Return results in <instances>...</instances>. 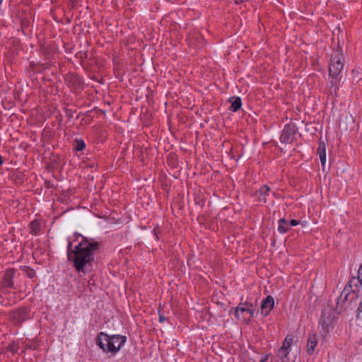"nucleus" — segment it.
Returning <instances> with one entry per match:
<instances>
[{
	"label": "nucleus",
	"mask_w": 362,
	"mask_h": 362,
	"mask_svg": "<svg viewBox=\"0 0 362 362\" xmlns=\"http://www.w3.org/2000/svg\"><path fill=\"white\" fill-rule=\"evenodd\" d=\"M354 81H356L357 82H359V81H360V80H361V78H356L354 77Z\"/></svg>",
	"instance_id": "393cba45"
},
{
	"label": "nucleus",
	"mask_w": 362,
	"mask_h": 362,
	"mask_svg": "<svg viewBox=\"0 0 362 362\" xmlns=\"http://www.w3.org/2000/svg\"><path fill=\"white\" fill-rule=\"evenodd\" d=\"M247 313L250 314V317H252L255 313V309L252 308V305L249 303H245L243 305L240 304L235 309V315L238 319H240L241 314Z\"/></svg>",
	"instance_id": "1a4fd4ad"
},
{
	"label": "nucleus",
	"mask_w": 362,
	"mask_h": 362,
	"mask_svg": "<svg viewBox=\"0 0 362 362\" xmlns=\"http://www.w3.org/2000/svg\"><path fill=\"white\" fill-rule=\"evenodd\" d=\"M274 305V300L271 296H267L261 303V314L263 316H267Z\"/></svg>",
	"instance_id": "6e6552de"
},
{
	"label": "nucleus",
	"mask_w": 362,
	"mask_h": 362,
	"mask_svg": "<svg viewBox=\"0 0 362 362\" xmlns=\"http://www.w3.org/2000/svg\"><path fill=\"white\" fill-rule=\"evenodd\" d=\"M158 313H159V321L160 322H163L165 321L166 320V317L163 315H162L160 311L158 312Z\"/></svg>",
	"instance_id": "4be33fe9"
},
{
	"label": "nucleus",
	"mask_w": 362,
	"mask_h": 362,
	"mask_svg": "<svg viewBox=\"0 0 362 362\" xmlns=\"http://www.w3.org/2000/svg\"><path fill=\"white\" fill-rule=\"evenodd\" d=\"M127 337L120 334L109 335L100 332L96 338V344L105 352L115 355L124 345Z\"/></svg>",
	"instance_id": "f03ea898"
},
{
	"label": "nucleus",
	"mask_w": 362,
	"mask_h": 362,
	"mask_svg": "<svg viewBox=\"0 0 362 362\" xmlns=\"http://www.w3.org/2000/svg\"><path fill=\"white\" fill-rule=\"evenodd\" d=\"M15 271L13 269H8L3 278L1 284L0 285V291L3 293L8 292L10 288H14L13 276Z\"/></svg>",
	"instance_id": "20e7f679"
},
{
	"label": "nucleus",
	"mask_w": 362,
	"mask_h": 362,
	"mask_svg": "<svg viewBox=\"0 0 362 362\" xmlns=\"http://www.w3.org/2000/svg\"><path fill=\"white\" fill-rule=\"evenodd\" d=\"M25 272L29 278L34 277L35 274V271L30 267H26L25 269Z\"/></svg>",
	"instance_id": "a211bd4d"
},
{
	"label": "nucleus",
	"mask_w": 362,
	"mask_h": 362,
	"mask_svg": "<svg viewBox=\"0 0 362 362\" xmlns=\"http://www.w3.org/2000/svg\"><path fill=\"white\" fill-rule=\"evenodd\" d=\"M3 163V158L2 157L0 156V165Z\"/></svg>",
	"instance_id": "b1692460"
},
{
	"label": "nucleus",
	"mask_w": 362,
	"mask_h": 362,
	"mask_svg": "<svg viewBox=\"0 0 362 362\" xmlns=\"http://www.w3.org/2000/svg\"><path fill=\"white\" fill-rule=\"evenodd\" d=\"M293 337L288 335L278 351V355L281 358V362H294L293 361H289L287 358L288 354L290 352V349L293 343Z\"/></svg>",
	"instance_id": "39448f33"
},
{
	"label": "nucleus",
	"mask_w": 362,
	"mask_h": 362,
	"mask_svg": "<svg viewBox=\"0 0 362 362\" xmlns=\"http://www.w3.org/2000/svg\"><path fill=\"white\" fill-rule=\"evenodd\" d=\"M296 133V127L293 124H288L284 127L281 135V141L284 143H291Z\"/></svg>",
	"instance_id": "0eeeda50"
},
{
	"label": "nucleus",
	"mask_w": 362,
	"mask_h": 362,
	"mask_svg": "<svg viewBox=\"0 0 362 362\" xmlns=\"http://www.w3.org/2000/svg\"><path fill=\"white\" fill-rule=\"evenodd\" d=\"M291 229V227H289L288 221H286L285 218H280L278 221V231L280 233H285L288 232Z\"/></svg>",
	"instance_id": "ddd939ff"
},
{
	"label": "nucleus",
	"mask_w": 362,
	"mask_h": 362,
	"mask_svg": "<svg viewBox=\"0 0 362 362\" xmlns=\"http://www.w3.org/2000/svg\"><path fill=\"white\" fill-rule=\"evenodd\" d=\"M268 360V356H264V357H262L260 360L259 362H265Z\"/></svg>",
	"instance_id": "5701e85b"
},
{
	"label": "nucleus",
	"mask_w": 362,
	"mask_h": 362,
	"mask_svg": "<svg viewBox=\"0 0 362 362\" xmlns=\"http://www.w3.org/2000/svg\"><path fill=\"white\" fill-rule=\"evenodd\" d=\"M317 344V336L315 334H309L307 343V352L309 355H313L315 348Z\"/></svg>",
	"instance_id": "9b49d317"
},
{
	"label": "nucleus",
	"mask_w": 362,
	"mask_h": 362,
	"mask_svg": "<svg viewBox=\"0 0 362 362\" xmlns=\"http://www.w3.org/2000/svg\"><path fill=\"white\" fill-rule=\"evenodd\" d=\"M341 50H336L332 54L329 64V76H339L344 68Z\"/></svg>",
	"instance_id": "7ed1b4c3"
},
{
	"label": "nucleus",
	"mask_w": 362,
	"mask_h": 362,
	"mask_svg": "<svg viewBox=\"0 0 362 362\" xmlns=\"http://www.w3.org/2000/svg\"><path fill=\"white\" fill-rule=\"evenodd\" d=\"M67 258L73 263L78 272H88L93 260L95 252L98 248V243L93 240H88L80 234L75 233L74 240L68 238Z\"/></svg>",
	"instance_id": "f257e3e1"
},
{
	"label": "nucleus",
	"mask_w": 362,
	"mask_h": 362,
	"mask_svg": "<svg viewBox=\"0 0 362 362\" xmlns=\"http://www.w3.org/2000/svg\"><path fill=\"white\" fill-rule=\"evenodd\" d=\"M355 72H358V71L357 70L356 71L354 70L353 73H355Z\"/></svg>",
	"instance_id": "bb28decb"
},
{
	"label": "nucleus",
	"mask_w": 362,
	"mask_h": 362,
	"mask_svg": "<svg viewBox=\"0 0 362 362\" xmlns=\"http://www.w3.org/2000/svg\"><path fill=\"white\" fill-rule=\"evenodd\" d=\"M85 148V144L83 141H77L76 149L77 151H82Z\"/></svg>",
	"instance_id": "6ab92c4d"
},
{
	"label": "nucleus",
	"mask_w": 362,
	"mask_h": 362,
	"mask_svg": "<svg viewBox=\"0 0 362 362\" xmlns=\"http://www.w3.org/2000/svg\"><path fill=\"white\" fill-rule=\"evenodd\" d=\"M269 192L270 188L267 185H263L259 189V193L262 197L267 196Z\"/></svg>",
	"instance_id": "f3484780"
},
{
	"label": "nucleus",
	"mask_w": 362,
	"mask_h": 362,
	"mask_svg": "<svg viewBox=\"0 0 362 362\" xmlns=\"http://www.w3.org/2000/svg\"><path fill=\"white\" fill-rule=\"evenodd\" d=\"M317 152L319 156L321 164L322 167H324L326 163V147L325 143L320 142Z\"/></svg>",
	"instance_id": "f8f14e48"
},
{
	"label": "nucleus",
	"mask_w": 362,
	"mask_h": 362,
	"mask_svg": "<svg viewBox=\"0 0 362 362\" xmlns=\"http://www.w3.org/2000/svg\"><path fill=\"white\" fill-rule=\"evenodd\" d=\"M2 2H3V0H0V5L1 4Z\"/></svg>",
	"instance_id": "a878e982"
},
{
	"label": "nucleus",
	"mask_w": 362,
	"mask_h": 362,
	"mask_svg": "<svg viewBox=\"0 0 362 362\" xmlns=\"http://www.w3.org/2000/svg\"><path fill=\"white\" fill-rule=\"evenodd\" d=\"M10 317L15 324L19 325L23 321L30 318V314L28 313L27 308H20L16 310H13L11 313Z\"/></svg>",
	"instance_id": "423d86ee"
},
{
	"label": "nucleus",
	"mask_w": 362,
	"mask_h": 362,
	"mask_svg": "<svg viewBox=\"0 0 362 362\" xmlns=\"http://www.w3.org/2000/svg\"><path fill=\"white\" fill-rule=\"evenodd\" d=\"M358 281L362 284V264L361 265L358 271Z\"/></svg>",
	"instance_id": "aec40b11"
},
{
	"label": "nucleus",
	"mask_w": 362,
	"mask_h": 362,
	"mask_svg": "<svg viewBox=\"0 0 362 362\" xmlns=\"http://www.w3.org/2000/svg\"><path fill=\"white\" fill-rule=\"evenodd\" d=\"M319 325L321 326L322 329L325 332H328L330 329L329 323L328 322V319H326L324 316H322L319 320Z\"/></svg>",
	"instance_id": "dca6fc26"
},
{
	"label": "nucleus",
	"mask_w": 362,
	"mask_h": 362,
	"mask_svg": "<svg viewBox=\"0 0 362 362\" xmlns=\"http://www.w3.org/2000/svg\"><path fill=\"white\" fill-rule=\"evenodd\" d=\"M229 102L231 104L230 110L233 112H236L241 107L242 101L240 97L230 98Z\"/></svg>",
	"instance_id": "4468645a"
},
{
	"label": "nucleus",
	"mask_w": 362,
	"mask_h": 362,
	"mask_svg": "<svg viewBox=\"0 0 362 362\" xmlns=\"http://www.w3.org/2000/svg\"><path fill=\"white\" fill-rule=\"evenodd\" d=\"M30 233L33 235H37L40 230V224L37 221H33L30 223Z\"/></svg>",
	"instance_id": "2eb2a0df"
},
{
	"label": "nucleus",
	"mask_w": 362,
	"mask_h": 362,
	"mask_svg": "<svg viewBox=\"0 0 362 362\" xmlns=\"http://www.w3.org/2000/svg\"><path fill=\"white\" fill-rule=\"evenodd\" d=\"M288 223H289V227H290L291 226H295L298 225L299 222L295 219H293L290 222H288Z\"/></svg>",
	"instance_id": "412c9836"
},
{
	"label": "nucleus",
	"mask_w": 362,
	"mask_h": 362,
	"mask_svg": "<svg viewBox=\"0 0 362 362\" xmlns=\"http://www.w3.org/2000/svg\"><path fill=\"white\" fill-rule=\"evenodd\" d=\"M331 78L329 81V91L331 94H334L337 95V91L339 88V84L341 79V76H329Z\"/></svg>",
	"instance_id": "9d476101"
}]
</instances>
